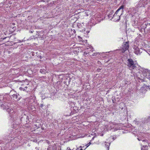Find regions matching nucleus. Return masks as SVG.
<instances>
[{
    "instance_id": "1",
    "label": "nucleus",
    "mask_w": 150,
    "mask_h": 150,
    "mask_svg": "<svg viewBox=\"0 0 150 150\" xmlns=\"http://www.w3.org/2000/svg\"><path fill=\"white\" fill-rule=\"evenodd\" d=\"M17 131L16 130H13L11 131L9 134H7L5 137V139L6 140L8 141H11L17 137Z\"/></svg>"
},
{
    "instance_id": "2",
    "label": "nucleus",
    "mask_w": 150,
    "mask_h": 150,
    "mask_svg": "<svg viewBox=\"0 0 150 150\" xmlns=\"http://www.w3.org/2000/svg\"><path fill=\"white\" fill-rule=\"evenodd\" d=\"M124 8V6L123 5H122L121 6H120L116 11L115 13L114 14L113 16L112 17V19L114 21H120V16L122 15V14H121L120 15H117V14L118 11L121 9H122V11H123V10Z\"/></svg>"
},
{
    "instance_id": "3",
    "label": "nucleus",
    "mask_w": 150,
    "mask_h": 150,
    "mask_svg": "<svg viewBox=\"0 0 150 150\" xmlns=\"http://www.w3.org/2000/svg\"><path fill=\"white\" fill-rule=\"evenodd\" d=\"M127 66L131 70L134 69L136 67L133 60L130 58L127 60Z\"/></svg>"
},
{
    "instance_id": "4",
    "label": "nucleus",
    "mask_w": 150,
    "mask_h": 150,
    "mask_svg": "<svg viewBox=\"0 0 150 150\" xmlns=\"http://www.w3.org/2000/svg\"><path fill=\"white\" fill-rule=\"evenodd\" d=\"M6 99L5 98H4L3 99V101L5 103H2L1 104V106L4 109H6V111L9 113H11V112H12V111H13V110H11V109H10L9 107L8 106V105L7 104V103L8 102H6Z\"/></svg>"
},
{
    "instance_id": "5",
    "label": "nucleus",
    "mask_w": 150,
    "mask_h": 150,
    "mask_svg": "<svg viewBox=\"0 0 150 150\" xmlns=\"http://www.w3.org/2000/svg\"><path fill=\"white\" fill-rule=\"evenodd\" d=\"M129 45L128 42L123 43L121 50L122 53H124L126 51L128 50Z\"/></svg>"
},
{
    "instance_id": "6",
    "label": "nucleus",
    "mask_w": 150,
    "mask_h": 150,
    "mask_svg": "<svg viewBox=\"0 0 150 150\" xmlns=\"http://www.w3.org/2000/svg\"><path fill=\"white\" fill-rule=\"evenodd\" d=\"M142 72L145 74V77L150 80V71L147 69H144Z\"/></svg>"
},
{
    "instance_id": "7",
    "label": "nucleus",
    "mask_w": 150,
    "mask_h": 150,
    "mask_svg": "<svg viewBox=\"0 0 150 150\" xmlns=\"http://www.w3.org/2000/svg\"><path fill=\"white\" fill-rule=\"evenodd\" d=\"M134 52L137 55H140L142 53L139 48L137 46H134L133 47Z\"/></svg>"
},
{
    "instance_id": "8",
    "label": "nucleus",
    "mask_w": 150,
    "mask_h": 150,
    "mask_svg": "<svg viewBox=\"0 0 150 150\" xmlns=\"http://www.w3.org/2000/svg\"><path fill=\"white\" fill-rule=\"evenodd\" d=\"M10 116L13 120H16L17 117V113L14 112L13 111L11 112V113H10Z\"/></svg>"
},
{
    "instance_id": "9",
    "label": "nucleus",
    "mask_w": 150,
    "mask_h": 150,
    "mask_svg": "<svg viewBox=\"0 0 150 150\" xmlns=\"http://www.w3.org/2000/svg\"><path fill=\"white\" fill-rule=\"evenodd\" d=\"M47 150H57V147L55 144L50 145L47 148Z\"/></svg>"
},
{
    "instance_id": "10",
    "label": "nucleus",
    "mask_w": 150,
    "mask_h": 150,
    "mask_svg": "<svg viewBox=\"0 0 150 150\" xmlns=\"http://www.w3.org/2000/svg\"><path fill=\"white\" fill-rule=\"evenodd\" d=\"M150 121V117H148L145 118L143 120L142 122V123L144 124H146Z\"/></svg>"
},
{
    "instance_id": "11",
    "label": "nucleus",
    "mask_w": 150,
    "mask_h": 150,
    "mask_svg": "<svg viewBox=\"0 0 150 150\" xmlns=\"http://www.w3.org/2000/svg\"><path fill=\"white\" fill-rule=\"evenodd\" d=\"M19 96V95L18 94L17 95V94H13V98L14 100H20V98L19 97L18 98V97Z\"/></svg>"
},
{
    "instance_id": "12",
    "label": "nucleus",
    "mask_w": 150,
    "mask_h": 150,
    "mask_svg": "<svg viewBox=\"0 0 150 150\" xmlns=\"http://www.w3.org/2000/svg\"><path fill=\"white\" fill-rule=\"evenodd\" d=\"M110 126L111 127H112L111 129L112 128H116V126L117 125L114 124L113 123H111L110 124Z\"/></svg>"
},
{
    "instance_id": "13",
    "label": "nucleus",
    "mask_w": 150,
    "mask_h": 150,
    "mask_svg": "<svg viewBox=\"0 0 150 150\" xmlns=\"http://www.w3.org/2000/svg\"><path fill=\"white\" fill-rule=\"evenodd\" d=\"M148 146H143L141 148V150H147Z\"/></svg>"
},
{
    "instance_id": "14",
    "label": "nucleus",
    "mask_w": 150,
    "mask_h": 150,
    "mask_svg": "<svg viewBox=\"0 0 150 150\" xmlns=\"http://www.w3.org/2000/svg\"><path fill=\"white\" fill-rule=\"evenodd\" d=\"M110 145V143H107L105 144V146L107 148L108 150H109V146Z\"/></svg>"
},
{
    "instance_id": "15",
    "label": "nucleus",
    "mask_w": 150,
    "mask_h": 150,
    "mask_svg": "<svg viewBox=\"0 0 150 150\" xmlns=\"http://www.w3.org/2000/svg\"><path fill=\"white\" fill-rule=\"evenodd\" d=\"M112 12H110V14L108 15V17L109 18L111 17H112Z\"/></svg>"
},
{
    "instance_id": "16",
    "label": "nucleus",
    "mask_w": 150,
    "mask_h": 150,
    "mask_svg": "<svg viewBox=\"0 0 150 150\" xmlns=\"http://www.w3.org/2000/svg\"><path fill=\"white\" fill-rule=\"evenodd\" d=\"M91 144V142H90L88 144H86V148L87 147H88Z\"/></svg>"
},
{
    "instance_id": "17",
    "label": "nucleus",
    "mask_w": 150,
    "mask_h": 150,
    "mask_svg": "<svg viewBox=\"0 0 150 150\" xmlns=\"http://www.w3.org/2000/svg\"><path fill=\"white\" fill-rule=\"evenodd\" d=\"M19 89H20L21 90H23V91H25V89L23 88H22V87H20L19 88Z\"/></svg>"
},
{
    "instance_id": "18",
    "label": "nucleus",
    "mask_w": 150,
    "mask_h": 150,
    "mask_svg": "<svg viewBox=\"0 0 150 150\" xmlns=\"http://www.w3.org/2000/svg\"><path fill=\"white\" fill-rule=\"evenodd\" d=\"M116 137L115 136H113L112 139H113V140H115L116 139Z\"/></svg>"
},
{
    "instance_id": "19",
    "label": "nucleus",
    "mask_w": 150,
    "mask_h": 150,
    "mask_svg": "<svg viewBox=\"0 0 150 150\" xmlns=\"http://www.w3.org/2000/svg\"><path fill=\"white\" fill-rule=\"evenodd\" d=\"M40 72L41 73H43L44 72V70L42 69H41L40 70Z\"/></svg>"
},
{
    "instance_id": "20",
    "label": "nucleus",
    "mask_w": 150,
    "mask_h": 150,
    "mask_svg": "<svg viewBox=\"0 0 150 150\" xmlns=\"http://www.w3.org/2000/svg\"><path fill=\"white\" fill-rule=\"evenodd\" d=\"M134 122H135L136 123L137 122V119L136 118L135 120H134Z\"/></svg>"
},
{
    "instance_id": "21",
    "label": "nucleus",
    "mask_w": 150,
    "mask_h": 150,
    "mask_svg": "<svg viewBox=\"0 0 150 150\" xmlns=\"http://www.w3.org/2000/svg\"><path fill=\"white\" fill-rule=\"evenodd\" d=\"M97 54V53H93V54H92V55H93V56L96 55Z\"/></svg>"
},
{
    "instance_id": "22",
    "label": "nucleus",
    "mask_w": 150,
    "mask_h": 150,
    "mask_svg": "<svg viewBox=\"0 0 150 150\" xmlns=\"http://www.w3.org/2000/svg\"><path fill=\"white\" fill-rule=\"evenodd\" d=\"M67 150H71L69 147H68L67 148Z\"/></svg>"
},
{
    "instance_id": "23",
    "label": "nucleus",
    "mask_w": 150,
    "mask_h": 150,
    "mask_svg": "<svg viewBox=\"0 0 150 150\" xmlns=\"http://www.w3.org/2000/svg\"><path fill=\"white\" fill-rule=\"evenodd\" d=\"M1 16H2V17H5V18H6V16H4V15H1Z\"/></svg>"
},
{
    "instance_id": "24",
    "label": "nucleus",
    "mask_w": 150,
    "mask_h": 150,
    "mask_svg": "<svg viewBox=\"0 0 150 150\" xmlns=\"http://www.w3.org/2000/svg\"><path fill=\"white\" fill-rule=\"evenodd\" d=\"M84 54H87V52H84Z\"/></svg>"
},
{
    "instance_id": "25",
    "label": "nucleus",
    "mask_w": 150,
    "mask_h": 150,
    "mask_svg": "<svg viewBox=\"0 0 150 150\" xmlns=\"http://www.w3.org/2000/svg\"><path fill=\"white\" fill-rule=\"evenodd\" d=\"M137 139L139 141H140L141 140V139H140L139 138H138Z\"/></svg>"
},
{
    "instance_id": "26",
    "label": "nucleus",
    "mask_w": 150,
    "mask_h": 150,
    "mask_svg": "<svg viewBox=\"0 0 150 150\" xmlns=\"http://www.w3.org/2000/svg\"><path fill=\"white\" fill-rule=\"evenodd\" d=\"M12 24H13V25H15V24L14 23H12Z\"/></svg>"
},
{
    "instance_id": "27",
    "label": "nucleus",
    "mask_w": 150,
    "mask_h": 150,
    "mask_svg": "<svg viewBox=\"0 0 150 150\" xmlns=\"http://www.w3.org/2000/svg\"><path fill=\"white\" fill-rule=\"evenodd\" d=\"M80 25V23H78V24L77 25V26H79V25Z\"/></svg>"
},
{
    "instance_id": "28",
    "label": "nucleus",
    "mask_w": 150,
    "mask_h": 150,
    "mask_svg": "<svg viewBox=\"0 0 150 150\" xmlns=\"http://www.w3.org/2000/svg\"><path fill=\"white\" fill-rule=\"evenodd\" d=\"M80 25V23H78V24L77 25V26H79V25Z\"/></svg>"
},
{
    "instance_id": "29",
    "label": "nucleus",
    "mask_w": 150,
    "mask_h": 150,
    "mask_svg": "<svg viewBox=\"0 0 150 150\" xmlns=\"http://www.w3.org/2000/svg\"><path fill=\"white\" fill-rule=\"evenodd\" d=\"M143 142H146V140H143Z\"/></svg>"
},
{
    "instance_id": "30",
    "label": "nucleus",
    "mask_w": 150,
    "mask_h": 150,
    "mask_svg": "<svg viewBox=\"0 0 150 150\" xmlns=\"http://www.w3.org/2000/svg\"><path fill=\"white\" fill-rule=\"evenodd\" d=\"M5 13H6V14H7V13H8L6 11L5 12Z\"/></svg>"
},
{
    "instance_id": "31",
    "label": "nucleus",
    "mask_w": 150,
    "mask_h": 150,
    "mask_svg": "<svg viewBox=\"0 0 150 150\" xmlns=\"http://www.w3.org/2000/svg\"><path fill=\"white\" fill-rule=\"evenodd\" d=\"M25 88H28V87H27V86H26V87H25Z\"/></svg>"
},
{
    "instance_id": "32",
    "label": "nucleus",
    "mask_w": 150,
    "mask_h": 150,
    "mask_svg": "<svg viewBox=\"0 0 150 150\" xmlns=\"http://www.w3.org/2000/svg\"><path fill=\"white\" fill-rule=\"evenodd\" d=\"M112 101L113 102V103L114 102V100H112Z\"/></svg>"
},
{
    "instance_id": "33",
    "label": "nucleus",
    "mask_w": 150,
    "mask_h": 150,
    "mask_svg": "<svg viewBox=\"0 0 150 150\" xmlns=\"http://www.w3.org/2000/svg\"><path fill=\"white\" fill-rule=\"evenodd\" d=\"M103 134H102V136H103Z\"/></svg>"
}]
</instances>
